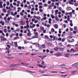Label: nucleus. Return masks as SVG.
<instances>
[{"label": "nucleus", "mask_w": 78, "mask_h": 78, "mask_svg": "<svg viewBox=\"0 0 78 78\" xmlns=\"http://www.w3.org/2000/svg\"><path fill=\"white\" fill-rule=\"evenodd\" d=\"M69 4L72 5L74 4V3H73V2L76 3V0H74V1L73 0H69Z\"/></svg>", "instance_id": "nucleus-1"}, {"label": "nucleus", "mask_w": 78, "mask_h": 78, "mask_svg": "<svg viewBox=\"0 0 78 78\" xmlns=\"http://www.w3.org/2000/svg\"><path fill=\"white\" fill-rule=\"evenodd\" d=\"M0 38H1V40L2 41H6L7 39L6 38H5V37H3L2 36H0Z\"/></svg>", "instance_id": "nucleus-2"}, {"label": "nucleus", "mask_w": 78, "mask_h": 78, "mask_svg": "<svg viewBox=\"0 0 78 78\" xmlns=\"http://www.w3.org/2000/svg\"><path fill=\"white\" fill-rule=\"evenodd\" d=\"M78 63H76L73 64L72 66L73 67H78Z\"/></svg>", "instance_id": "nucleus-3"}, {"label": "nucleus", "mask_w": 78, "mask_h": 78, "mask_svg": "<svg viewBox=\"0 0 78 78\" xmlns=\"http://www.w3.org/2000/svg\"><path fill=\"white\" fill-rule=\"evenodd\" d=\"M34 18H35L37 20H41V17L40 16H33Z\"/></svg>", "instance_id": "nucleus-4"}, {"label": "nucleus", "mask_w": 78, "mask_h": 78, "mask_svg": "<svg viewBox=\"0 0 78 78\" xmlns=\"http://www.w3.org/2000/svg\"><path fill=\"white\" fill-rule=\"evenodd\" d=\"M34 34H35V36H36L37 38H38V37H38V33H37V32H34Z\"/></svg>", "instance_id": "nucleus-5"}, {"label": "nucleus", "mask_w": 78, "mask_h": 78, "mask_svg": "<svg viewBox=\"0 0 78 78\" xmlns=\"http://www.w3.org/2000/svg\"><path fill=\"white\" fill-rule=\"evenodd\" d=\"M54 55H55V56H57V57H58V56H61V55L59 53L55 54H54Z\"/></svg>", "instance_id": "nucleus-6"}, {"label": "nucleus", "mask_w": 78, "mask_h": 78, "mask_svg": "<svg viewBox=\"0 0 78 78\" xmlns=\"http://www.w3.org/2000/svg\"><path fill=\"white\" fill-rule=\"evenodd\" d=\"M32 35V34L30 32H28L27 33V36H28V37H30V36H31Z\"/></svg>", "instance_id": "nucleus-7"}, {"label": "nucleus", "mask_w": 78, "mask_h": 78, "mask_svg": "<svg viewBox=\"0 0 78 78\" xmlns=\"http://www.w3.org/2000/svg\"><path fill=\"white\" fill-rule=\"evenodd\" d=\"M55 19L56 21H57V22H59V19L58 17V16H56L55 17Z\"/></svg>", "instance_id": "nucleus-8"}, {"label": "nucleus", "mask_w": 78, "mask_h": 78, "mask_svg": "<svg viewBox=\"0 0 78 78\" xmlns=\"http://www.w3.org/2000/svg\"><path fill=\"white\" fill-rule=\"evenodd\" d=\"M54 27L56 28V29H57L58 28V25L57 24H55L54 25Z\"/></svg>", "instance_id": "nucleus-9"}, {"label": "nucleus", "mask_w": 78, "mask_h": 78, "mask_svg": "<svg viewBox=\"0 0 78 78\" xmlns=\"http://www.w3.org/2000/svg\"><path fill=\"white\" fill-rule=\"evenodd\" d=\"M51 19H49V23H50V25H49V27H50L51 25Z\"/></svg>", "instance_id": "nucleus-10"}, {"label": "nucleus", "mask_w": 78, "mask_h": 78, "mask_svg": "<svg viewBox=\"0 0 78 78\" xmlns=\"http://www.w3.org/2000/svg\"><path fill=\"white\" fill-rule=\"evenodd\" d=\"M69 55H70L69 54H65V57H66V58H69Z\"/></svg>", "instance_id": "nucleus-11"}, {"label": "nucleus", "mask_w": 78, "mask_h": 78, "mask_svg": "<svg viewBox=\"0 0 78 78\" xmlns=\"http://www.w3.org/2000/svg\"><path fill=\"white\" fill-rule=\"evenodd\" d=\"M71 51H72V52H76V50H75L73 48H72L71 49Z\"/></svg>", "instance_id": "nucleus-12"}, {"label": "nucleus", "mask_w": 78, "mask_h": 78, "mask_svg": "<svg viewBox=\"0 0 78 78\" xmlns=\"http://www.w3.org/2000/svg\"><path fill=\"white\" fill-rule=\"evenodd\" d=\"M66 9L68 11H69V10H71V9H72V8L70 7H68Z\"/></svg>", "instance_id": "nucleus-13"}, {"label": "nucleus", "mask_w": 78, "mask_h": 78, "mask_svg": "<svg viewBox=\"0 0 78 78\" xmlns=\"http://www.w3.org/2000/svg\"><path fill=\"white\" fill-rule=\"evenodd\" d=\"M14 44L15 47H18L17 42H14Z\"/></svg>", "instance_id": "nucleus-14"}, {"label": "nucleus", "mask_w": 78, "mask_h": 78, "mask_svg": "<svg viewBox=\"0 0 78 78\" xmlns=\"http://www.w3.org/2000/svg\"><path fill=\"white\" fill-rule=\"evenodd\" d=\"M17 65H19L20 64H14V65H11V66H10V67H16L17 66Z\"/></svg>", "instance_id": "nucleus-15"}, {"label": "nucleus", "mask_w": 78, "mask_h": 78, "mask_svg": "<svg viewBox=\"0 0 78 78\" xmlns=\"http://www.w3.org/2000/svg\"><path fill=\"white\" fill-rule=\"evenodd\" d=\"M14 35H15V34H12L11 35H9V37H10V38H11V39L12 38V37H13V36H14Z\"/></svg>", "instance_id": "nucleus-16"}, {"label": "nucleus", "mask_w": 78, "mask_h": 78, "mask_svg": "<svg viewBox=\"0 0 78 78\" xmlns=\"http://www.w3.org/2000/svg\"><path fill=\"white\" fill-rule=\"evenodd\" d=\"M19 39V37H16L14 38V40H16V39Z\"/></svg>", "instance_id": "nucleus-17"}, {"label": "nucleus", "mask_w": 78, "mask_h": 78, "mask_svg": "<svg viewBox=\"0 0 78 78\" xmlns=\"http://www.w3.org/2000/svg\"><path fill=\"white\" fill-rule=\"evenodd\" d=\"M50 72L51 73H58V72L57 71H50Z\"/></svg>", "instance_id": "nucleus-18"}, {"label": "nucleus", "mask_w": 78, "mask_h": 78, "mask_svg": "<svg viewBox=\"0 0 78 78\" xmlns=\"http://www.w3.org/2000/svg\"><path fill=\"white\" fill-rule=\"evenodd\" d=\"M40 29L42 31H44V28L43 27H40Z\"/></svg>", "instance_id": "nucleus-19"}, {"label": "nucleus", "mask_w": 78, "mask_h": 78, "mask_svg": "<svg viewBox=\"0 0 78 78\" xmlns=\"http://www.w3.org/2000/svg\"><path fill=\"white\" fill-rule=\"evenodd\" d=\"M55 15H57L58 14V10H55Z\"/></svg>", "instance_id": "nucleus-20"}, {"label": "nucleus", "mask_w": 78, "mask_h": 78, "mask_svg": "<svg viewBox=\"0 0 78 78\" xmlns=\"http://www.w3.org/2000/svg\"><path fill=\"white\" fill-rule=\"evenodd\" d=\"M67 20H68V21H69L70 20V16L68 15L67 16Z\"/></svg>", "instance_id": "nucleus-21"}, {"label": "nucleus", "mask_w": 78, "mask_h": 78, "mask_svg": "<svg viewBox=\"0 0 78 78\" xmlns=\"http://www.w3.org/2000/svg\"><path fill=\"white\" fill-rule=\"evenodd\" d=\"M71 46H74V45H70V44H68L67 45V47H71Z\"/></svg>", "instance_id": "nucleus-22"}, {"label": "nucleus", "mask_w": 78, "mask_h": 78, "mask_svg": "<svg viewBox=\"0 0 78 78\" xmlns=\"http://www.w3.org/2000/svg\"><path fill=\"white\" fill-rule=\"evenodd\" d=\"M51 31L52 33H54L55 32V29L53 28H52L51 29Z\"/></svg>", "instance_id": "nucleus-23"}, {"label": "nucleus", "mask_w": 78, "mask_h": 78, "mask_svg": "<svg viewBox=\"0 0 78 78\" xmlns=\"http://www.w3.org/2000/svg\"><path fill=\"white\" fill-rule=\"evenodd\" d=\"M51 16L52 19L55 18V16H53V15L51 14Z\"/></svg>", "instance_id": "nucleus-24"}, {"label": "nucleus", "mask_w": 78, "mask_h": 78, "mask_svg": "<svg viewBox=\"0 0 78 78\" xmlns=\"http://www.w3.org/2000/svg\"><path fill=\"white\" fill-rule=\"evenodd\" d=\"M37 66H39L40 67H41V68H43V66H42V65H41L37 64Z\"/></svg>", "instance_id": "nucleus-25"}, {"label": "nucleus", "mask_w": 78, "mask_h": 78, "mask_svg": "<svg viewBox=\"0 0 78 78\" xmlns=\"http://www.w3.org/2000/svg\"><path fill=\"white\" fill-rule=\"evenodd\" d=\"M74 5L75 6H78V3H75Z\"/></svg>", "instance_id": "nucleus-26"}, {"label": "nucleus", "mask_w": 78, "mask_h": 78, "mask_svg": "<svg viewBox=\"0 0 78 78\" xmlns=\"http://www.w3.org/2000/svg\"><path fill=\"white\" fill-rule=\"evenodd\" d=\"M21 64H23V65H28V64H27L26 63H21Z\"/></svg>", "instance_id": "nucleus-27"}, {"label": "nucleus", "mask_w": 78, "mask_h": 78, "mask_svg": "<svg viewBox=\"0 0 78 78\" xmlns=\"http://www.w3.org/2000/svg\"><path fill=\"white\" fill-rule=\"evenodd\" d=\"M64 48H60V50H61V51H64Z\"/></svg>", "instance_id": "nucleus-28"}, {"label": "nucleus", "mask_w": 78, "mask_h": 78, "mask_svg": "<svg viewBox=\"0 0 78 78\" xmlns=\"http://www.w3.org/2000/svg\"><path fill=\"white\" fill-rule=\"evenodd\" d=\"M68 33H69V35H72L73 34V33L71 32H69Z\"/></svg>", "instance_id": "nucleus-29"}, {"label": "nucleus", "mask_w": 78, "mask_h": 78, "mask_svg": "<svg viewBox=\"0 0 78 78\" xmlns=\"http://www.w3.org/2000/svg\"><path fill=\"white\" fill-rule=\"evenodd\" d=\"M54 5H55V3L53 2L51 4V6H54Z\"/></svg>", "instance_id": "nucleus-30"}, {"label": "nucleus", "mask_w": 78, "mask_h": 78, "mask_svg": "<svg viewBox=\"0 0 78 78\" xmlns=\"http://www.w3.org/2000/svg\"><path fill=\"white\" fill-rule=\"evenodd\" d=\"M44 37L46 39H48V38H49V37H48V36H47V35H45L44 36Z\"/></svg>", "instance_id": "nucleus-31"}, {"label": "nucleus", "mask_w": 78, "mask_h": 78, "mask_svg": "<svg viewBox=\"0 0 78 78\" xmlns=\"http://www.w3.org/2000/svg\"><path fill=\"white\" fill-rule=\"evenodd\" d=\"M15 31H20V28H18L15 30Z\"/></svg>", "instance_id": "nucleus-32"}, {"label": "nucleus", "mask_w": 78, "mask_h": 78, "mask_svg": "<svg viewBox=\"0 0 78 78\" xmlns=\"http://www.w3.org/2000/svg\"><path fill=\"white\" fill-rule=\"evenodd\" d=\"M41 46L42 48H45V45L44 44H43L41 45Z\"/></svg>", "instance_id": "nucleus-33"}, {"label": "nucleus", "mask_w": 78, "mask_h": 78, "mask_svg": "<svg viewBox=\"0 0 78 78\" xmlns=\"http://www.w3.org/2000/svg\"><path fill=\"white\" fill-rule=\"evenodd\" d=\"M11 42L12 43H11L10 44L11 46H14V44H13L14 42H13V41H12Z\"/></svg>", "instance_id": "nucleus-34"}, {"label": "nucleus", "mask_w": 78, "mask_h": 78, "mask_svg": "<svg viewBox=\"0 0 78 78\" xmlns=\"http://www.w3.org/2000/svg\"><path fill=\"white\" fill-rule=\"evenodd\" d=\"M77 27H76V26H75L74 27V30H77Z\"/></svg>", "instance_id": "nucleus-35"}, {"label": "nucleus", "mask_w": 78, "mask_h": 78, "mask_svg": "<svg viewBox=\"0 0 78 78\" xmlns=\"http://www.w3.org/2000/svg\"><path fill=\"white\" fill-rule=\"evenodd\" d=\"M4 33H6V32H7V30L6 29H4Z\"/></svg>", "instance_id": "nucleus-36"}, {"label": "nucleus", "mask_w": 78, "mask_h": 78, "mask_svg": "<svg viewBox=\"0 0 78 78\" xmlns=\"http://www.w3.org/2000/svg\"><path fill=\"white\" fill-rule=\"evenodd\" d=\"M58 10H59L60 11H62V8H61V7L59 8Z\"/></svg>", "instance_id": "nucleus-37"}, {"label": "nucleus", "mask_w": 78, "mask_h": 78, "mask_svg": "<svg viewBox=\"0 0 78 78\" xmlns=\"http://www.w3.org/2000/svg\"><path fill=\"white\" fill-rule=\"evenodd\" d=\"M53 37L54 38L53 41H55V40H56V36H54Z\"/></svg>", "instance_id": "nucleus-38"}, {"label": "nucleus", "mask_w": 78, "mask_h": 78, "mask_svg": "<svg viewBox=\"0 0 78 78\" xmlns=\"http://www.w3.org/2000/svg\"><path fill=\"white\" fill-rule=\"evenodd\" d=\"M27 25L26 26V27L27 28H30V26H29V24H27Z\"/></svg>", "instance_id": "nucleus-39"}, {"label": "nucleus", "mask_w": 78, "mask_h": 78, "mask_svg": "<svg viewBox=\"0 0 78 78\" xmlns=\"http://www.w3.org/2000/svg\"><path fill=\"white\" fill-rule=\"evenodd\" d=\"M27 71H28V72H30V73H35V72L34 71L31 72L30 71H28V70H27Z\"/></svg>", "instance_id": "nucleus-40"}, {"label": "nucleus", "mask_w": 78, "mask_h": 78, "mask_svg": "<svg viewBox=\"0 0 78 78\" xmlns=\"http://www.w3.org/2000/svg\"><path fill=\"white\" fill-rule=\"evenodd\" d=\"M76 71H73L71 72V73H76Z\"/></svg>", "instance_id": "nucleus-41"}, {"label": "nucleus", "mask_w": 78, "mask_h": 78, "mask_svg": "<svg viewBox=\"0 0 78 78\" xmlns=\"http://www.w3.org/2000/svg\"><path fill=\"white\" fill-rule=\"evenodd\" d=\"M61 29H59V33H61Z\"/></svg>", "instance_id": "nucleus-42"}, {"label": "nucleus", "mask_w": 78, "mask_h": 78, "mask_svg": "<svg viewBox=\"0 0 78 78\" xmlns=\"http://www.w3.org/2000/svg\"><path fill=\"white\" fill-rule=\"evenodd\" d=\"M7 47H8L9 48H11V46H10V45H9V44H7Z\"/></svg>", "instance_id": "nucleus-43"}, {"label": "nucleus", "mask_w": 78, "mask_h": 78, "mask_svg": "<svg viewBox=\"0 0 78 78\" xmlns=\"http://www.w3.org/2000/svg\"><path fill=\"white\" fill-rule=\"evenodd\" d=\"M17 12H15L14 16H16V15H17Z\"/></svg>", "instance_id": "nucleus-44"}, {"label": "nucleus", "mask_w": 78, "mask_h": 78, "mask_svg": "<svg viewBox=\"0 0 78 78\" xmlns=\"http://www.w3.org/2000/svg\"><path fill=\"white\" fill-rule=\"evenodd\" d=\"M3 11L4 12H6V9H3Z\"/></svg>", "instance_id": "nucleus-45"}, {"label": "nucleus", "mask_w": 78, "mask_h": 78, "mask_svg": "<svg viewBox=\"0 0 78 78\" xmlns=\"http://www.w3.org/2000/svg\"><path fill=\"white\" fill-rule=\"evenodd\" d=\"M11 14L12 16H14V14H13V12H11Z\"/></svg>", "instance_id": "nucleus-46"}, {"label": "nucleus", "mask_w": 78, "mask_h": 78, "mask_svg": "<svg viewBox=\"0 0 78 78\" xmlns=\"http://www.w3.org/2000/svg\"><path fill=\"white\" fill-rule=\"evenodd\" d=\"M65 38H63V39H62V42H63L64 41H65Z\"/></svg>", "instance_id": "nucleus-47"}, {"label": "nucleus", "mask_w": 78, "mask_h": 78, "mask_svg": "<svg viewBox=\"0 0 78 78\" xmlns=\"http://www.w3.org/2000/svg\"><path fill=\"white\" fill-rule=\"evenodd\" d=\"M67 76V74H66V75H61V76H63V77H64L65 76Z\"/></svg>", "instance_id": "nucleus-48"}, {"label": "nucleus", "mask_w": 78, "mask_h": 78, "mask_svg": "<svg viewBox=\"0 0 78 78\" xmlns=\"http://www.w3.org/2000/svg\"><path fill=\"white\" fill-rule=\"evenodd\" d=\"M34 22L35 23H37V22H38V20H36L35 21H34Z\"/></svg>", "instance_id": "nucleus-49"}, {"label": "nucleus", "mask_w": 78, "mask_h": 78, "mask_svg": "<svg viewBox=\"0 0 78 78\" xmlns=\"http://www.w3.org/2000/svg\"><path fill=\"white\" fill-rule=\"evenodd\" d=\"M63 27L65 28H66V24H63Z\"/></svg>", "instance_id": "nucleus-50"}, {"label": "nucleus", "mask_w": 78, "mask_h": 78, "mask_svg": "<svg viewBox=\"0 0 78 78\" xmlns=\"http://www.w3.org/2000/svg\"><path fill=\"white\" fill-rule=\"evenodd\" d=\"M55 5H57V6H58V5H59V3H58V2H56L55 3Z\"/></svg>", "instance_id": "nucleus-51"}, {"label": "nucleus", "mask_w": 78, "mask_h": 78, "mask_svg": "<svg viewBox=\"0 0 78 78\" xmlns=\"http://www.w3.org/2000/svg\"><path fill=\"white\" fill-rule=\"evenodd\" d=\"M27 31H28L29 32V33L30 32H31L30 31V29H27Z\"/></svg>", "instance_id": "nucleus-52"}, {"label": "nucleus", "mask_w": 78, "mask_h": 78, "mask_svg": "<svg viewBox=\"0 0 78 78\" xmlns=\"http://www.w3.org/2000/svg\"><path fill=\"white\" fill-rule=\"evenodd\" d=\"M78 55V53L77 54H72V55H71V56H73V55Z\"/></svg>", "instance_id": "nucleus-53"}, {"label": "nucleus", "mask_w": 78, "mask_h": 78, "mask_svg": "<svg viewBox=\"0 0 78 78\" xmlns=\"http://www.w3.org/2000/svg\"><path fill=\"white\" fill-rule=\"evenodd\" d=\"M20 14L21 16H23V13L22 12H20Z\"/></svg>", "instance_id": "nucleus-54"}, {"label": "nucleus", "mask_w": 78, "mask_h": 78, "mask_svg": "<svg viewBox=\"0 0 78 78\" xmlns=\"http://www.w3.org/2000/svg\"><path fill=\"white\" fill-rule=\"evenodd\" d=\"M59 46H62V43H59Z\"/></svg>", "instance_id": "nucleus-55"}, {"label": "nucleus", "mask_w": 78, "mask_h": 78, "mask_svg": "<svg viewBox=\"0 0 78 78\" xmlns=\"http://www.w3.org/2000/svg\"><path fill=\"white\" fill-rule=\"evenodd\" d=\"M19 36H21V37L22 36H23L22 33L20 34Z\"/></svg>", "instance_id": "nucleus-56"}, {"label": "nucleus", "mask_w": 78, "mask_h": 78, "mask_svg": "<svg viewBox=\"0 0 78 78\" xmlns=\"http://www.w3.org/2000/svg\"><path fill=\"white\" fill-rule=\"evenodd\" d=\"M75 41V40L73 39H72L71 40V42H73Z\"/></svg>", "instance_id": "nucleus-57"}, {"label": "nucleus", "mask_w": 78, "mask_h": 78, "mask_svg": "<svg viewBox=\"0 0 78 78\" xmlns=\"http://www.w3.org/2000/svg\"><path fill=\"white\" fill-rule=\"evenodd\" d=\"M18 48L19 49V50H21V49H22V47L21 46H19Z\"/></svg>", "instance_id": "nucleus-58"}, {"label": "nucleus", "mask_w": 78, "mask_h": 78, "mask_svg": "<svg viewBox=\"0 0 78 78\" xmlns=\"http://www.w3.org/2000/svg\"><path fill=\"white\" fill-rule=\"evenodd\" d=\"M20 23L22 25H23V21H21Z\"/></svg>", "instance_id": "nucleus-59"}, {"label": "nucleus", "mask_w": 78, "mask_h": 78, "mask_svg": "<svg viewBox=\"0 0 78 78\" xmlns=\"http://www.w3.org/2000/svg\"><path fill=\"white\" fill-rule=\"evenodd\" d=\"M38 5H42V2H39V4H38Z\"/></svg>", "instance_id": "nucleus-60"}, {"label": "nucleus", "mask_w": 78, "mask_h": 78, "mask_svg": "<svg viewBox=\"0 0 78 78\" xmlns=\"http://www.w3.org/2000/svg\"><path fill=\"white\" fill-rule=\"evenodd\" d=\"M27 15H25L23 17V18L24 19H25L27 18Z\"/></svg>", "instance_id": "nucleus-61"}, {"label": "nucleus", "mask_w": 78, "mask_h": 78, "mask_svg": "<svg viewBox=\"0 0 78 78\" xmlns=\"http://www.w3.org/2000/svg\"><path fill=\"white\" fill-rule=\"evenodd\" d=\"M70 25L71 27H73V23H70Z\"/></svg>", "instance_id": "nucleus-62"}, {"label": "nucleus", "mask_w": 78, "mask_h": 78, "mask_svg": "<svg viewBox=\"0 0 78 78\" xmlns=\"http://www.w3.org/2000/svg\"><path fill=\"white\" fill-rule=\"evenodd\" d=\"M7 5H9V2H7Z\"/></svg>", "instance_id": "nucleus-63"}, {"label": "nucleus", "mask_w": 78, "mask_h": 78, "mask_svg": "<svg viewBox=\"0 0 78 78\" xmlns=\"http://www.w3.org/2000/svg\"><path fill=\"white\" fill-rule=\"evenodd\" d=\"M75 47H78V44H76L75 45Z\"/></svg>", "instance_id": "nucleus-64"}]
</instances>
